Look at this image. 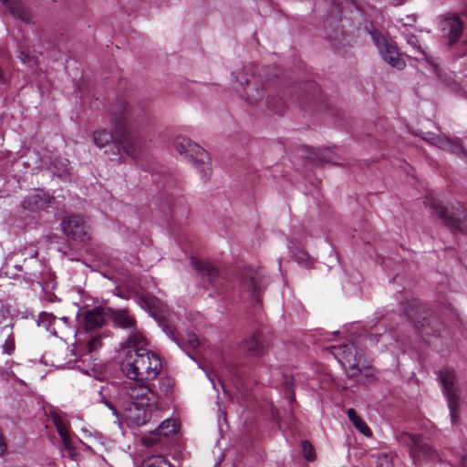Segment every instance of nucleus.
I'll list each match as a JSON object with an SVG mask.
<instances>
[{"mask_svg": "<svg viewBox=\"0 0 467 467\" xmlns=\"http://www.w3.org/2000/svg\"><path fill=\"white\" fill-rule=\"evenodd\" d=\"M123 412L127 421L133 426L144 425L158 407L159 394L151 384H132L127 389Z\"/></svg>", "mask_w": 467, "mask_h": 467, "instance_id": "1", "label": "nucleus"}, {"mask_svg": "<svg viewBox=\"0 0 467 467\" xmlns=\"http://www.w3.org/2000/svg\"><path fill=\"white\" fill-rule=\"evenodd\" d=\"M123 373L135 381L152 380L161 374L162 363L160 357L147 348L128 350L122 360Z\"/></svg>", "mask_w": 467, "mask_h": 467, "instance_id": "2", "label": "nucleus"}, {"mask_svg": "<svg viewBox=\"0 0 467 467\" xmlns=\"http://www.w3.org/2000/svg\"><path fill=\"white\" fill-rule=\"evenodd\" d=\"M234 81L233 86L244 101L256 105L265 99V85L254 73L253 66L244 67L233 72Z\"/></svg>", "mask_w": 467, "mask_h": 467, "instance_id": "3", "label": "nucleus"}, {"mask_svg": "<svg viewBox=\"0 0 467 467\" xmlns=\"http://www.w3.org/2000/svg\"><path fill=\"white\" fill-rule=\"evenodd\" d=\"M404 312L412 321L415 328L427 336H438L442 329L441 319L417 299L412 298L404 304Z\"/></svg>", "mask_w": 467, "mask_h": 467, "instance_id": "4", "label": "nucleus"}, {"mask_svg": "<svg viewBox=\"0 0 467 467\" xmlns=\"http://www.w3.org/2000/svg\"><path fill=\"white\" fill-rule=\"evenodd\" d=\"M338 350H342L340 361L350 378H355L361 384H369L374 380V368L353 345H346Z\"/></svg>", "mask_w": 467, "mask_h": 467, "instance_id": "5", "label": "nucleus"}, {"mask_svg": "<svg viewBox=\"0 0 467 467\" xmlns=\"http://www.w3.org/2000/svg\"><path fill=\"white\" fill-rule=\"evenodd\" d=\"M398 441L407 448L410 458L416 464L438 458L436 449L421 434L402 431L398 435Z\"/></svg>", "mask_w": 467, "mask_h": 467, "instance_id": "6", "label": "nucleus"}, {"mask_svg": "<svg viewBox=\"0 0 467 467\" xmlns=\"http://www.w3.org/2000/svg\"><path fill=\"white\" fill-rule=\"evenodd\" d=\"M174 148L180 155L198 166L202 179L207 178L211 171V163L209 155L204 149L182 136L176 138Z\"/></svg>", "mask_w": 467, "mask_h": 467, "instance_id": "7", "label": "nucleus"}, {"mask_svg": "<svg viewBox=\"0 0 467 467\" xmlns=\"http://www.w3.org/2000/svg\"><path fill=\"white\" fill-rule=\"evenodd\" d=\"M370 36L379 55L385 62L397 69H403L405 67V61L400 57L395 46L388 42L387 39L378 32H370Z\"/></svg>", "mask_w": 467, "mask_h": 467, "instance_id": "8", "label": "nucleus"}, {"mask_svg": "<svg viewBox=\"0 0 467 467\" xmlns=\"http://www.w3.org/2000/svg\"><path fill=\"white\" fill-rule=\"evenodd\" d=\"M240 287L248 292H261L270 283L268 275L260 268L244 269L238 277Z\"/></svg>", "mask_w": 467, "mask_h": 467, "instance_id": "9", "label": "nucleus"}, {"mask_svg": "<svg viewBox=\"0 0 467 467\" xmlns=\"http://www.w3.org/2000/svg\"><path fill=\"white\" fill-rule=\"evenodd\" d=\"M431 206L446 224L455 229H462L464 221L467 219V212L461 204L452 207L453 212L451 213H449L448 209L440 203L433 202Z\"/></svg>", "mask_w": 467, "mask_h": 467, "instance_id": "10", "label": "nucleus"}, {"mask_svg": "<svg viewBox=\"0 0 467 467\" xmlns=\"http://www.w3.org/2000/svg\"><path fill=\"white\" fill-rule=\"evenodd\" d=\"M438 377L440 379V382L443 386V389L447 395L448 401H449V407L451 410V415L452 420L455 418L454 410H455V404H456V376L455 372L451 368H444L441 369L438 373Z\"/></svg>", "mask_w": 467, "mask_h": 467, "instance_id": "11", "label": "nucleus"}, {"mask_svg": "<svg viewBox=\"0 0 467 467\" xmlns=\"http://www.w3.org/2000/svg\"><path fill=\"white\" fill-rule=\"evenodd\" d=\"M64 234L74 240L85 241L88 237L85 220L79 216H67L62 221Z\"/></svg>", "mask_w": 467, "mask_h": 467, "instance_id": "12", "label": "nucleus"}, {"mask_svg": "<svg viewBox=\"0 0 467 467\" xmlns=\"http://www.w3.org/2000/svg\"><path fill=\"white\" fill-rule=\"evenodd\" d=\"M267 344L264 336L259 331H254L248 337L243 339L239 344V349L249 356L260 357L265 355Z\"/></svg>", "mask_w": 467, "mask_h": 467, "instance_id": "13", "label": "nucleus"}, {"mask_svg": "<svg viewBox=\"0 0 467 467\" xmlns=\"http://www.w3.org/2000/svg\"><path fill=\"white\" fill-rule=\"evenodd\" d=\"M463 24L456 16L442 18L440 22V30L442 37L446 38L450 45L457 42L462 33Z\"/></svg>", "mask_w": 467, "mask_h": 467, "instance_id": "14", "label": "nucleus"}, {"mask_svg": "<svg viewBox=\"0 0 467 467\" xmlns=\"http://www.w3.org/2000/svg\"><path fill=\"white\" fill-rule=\"evenodd\" d=\"M121 132L120 125L116 126L115 133L117 136H120V138L118 139V141L123 152L130 159H137L142 152L144 141L139 137L121 136Z\"/></svg>", "mask_w": 467, "mask_h": 467, "instance_id": "15", "label": "nucleus"}, {"mask_svg": "<svg viewBox=\"0 0 467 467\" xmlns=\"http://www.w3.org/2000/svg\"><path fill=\"white\" fill-rule=\"evenodd\" d=\"M138 302L154 318H161L166 313L165 305L153 294H138Z\"/></svg>", "mask_w": 467, "mask_h": 467, "instance_id": "16", "label": "nucleus"}, {"mask_svg": "<svg viewBox=\"0 0 467 467\" xmlns=\"http://www.w3.org/2000/svg\"><path fill=\"white\" fill-rule=\"evenodd\" d=\"M106 312L101 306L84 312V328L87 332H92L106 325Z\"/></svg>", "mask_w": 467, "mask_h": 467, "instance_id": "17", "label": "nucleus"}, {"mask_svg": "<svg viewBox=\"0 0 467 467\" xmlns=\"http://www.w3.org/2000/svg\"><path fill=\"white\" fill-rule=\"evenodd\" d=\"M47 202H49L48 195L42 191H34L24 199L22 206L26 210L35 211Z\"/></svg>", "mask_w": 467, "mask_h": 467, "instance_id": "18", "label": "nucleus"}, {"mask_svg": "<svg viewBox=\"0 0 467 467\" xmlns=\"http://www.w3.org/2000/svg\"><path fill=\"white\" fill-rule=\"evenodd\" d=\"M428 140L431 144L455 154H460L463 151L462 146L458 141H452L446 137L431 136Z\"/></svg>", "mask_w": 467, "mask_h": 467, "instance_id": "19", "label": "nucleus"}, {"mask_svg": "<svg viewBox=\"0 0 467 467\" xmlns=\"http://www.w3.org/2000/svg\"><path fill=\"white\" fill-rule=\"evenodd\" d=\"M404 37L408 46L410 47V57L415 58L416 60H425L427 59V54L424 49L421 47L419 39L417 36L410 34H404Z\"/></svg>", "mask_w": 467, "mask_h": 467, "instance_id": "20", "label": "nucleus"}, {"mask_svg": "<svg viewBox=\"0 0 467 467\" xmlns=\"http://www.w3.org/2000/svg\"><path fill=\"white\" fill-rule=\"evenodd\" d=\"M11 13L24 21H27L30 18V14L25 5L17 0H0Z\"/></svg>", "mask_w": 467, "mask_h": 467, "instance_id": "21", "label": "nucleus"}, {"mask_svg": "<svg viewBox=\"0 0 467 467\" xmlns=\"http://www.w3.org/2000/svg\"><path fill=\"white\" fill-rule=\"evenodd\" d=\"M113 321L120 327L130 328L135 326V319L127 310H117L111 315Z\"/></svg>", "mask_w": 467, "mask_h": 467, "instance_id": "22", "label": "nucleus"}, {"mask_svg": "<svg viewBox=\"0 0 467 467\" xmlns=\"http://www.w3.org/2000/svg\"><path fill=\"white\" fill-rule=\"evenodd\" d=\"M348 417L353 425L364 435L371 436L372 432L365 421L357 414L356 410L352 408L347 411Z\"/></svg>", "mask_w": 467, "mask_h": 467, "instance_id": "23", "label": "nucleus"}, {"mask_svg": "<svg viewBox=\"0 0 467 467\" xmlns=\"http://www.w3.org/2000/svg\"><path fill=\"white\" fill-rule=\"evenodd\" d=\"M112 140V134L104 129L98 130L93 134V141L100 149L109 145Z\"/></svg>", "mask_w": 467, "mask_h": 467, "instance_id": "24", "label": "nucleus"}, {"mask_svg": "<svg viewBox=\"0 0 467 467\" xmlns=\"http://www.w3.org/2000/svg\"><path fill=\"white\" fill-rule=\"evenodd\" d=\"M179 425L174 420H166L162 421L156 429L155 432L161 436H169L177 432Z\"/></svg>", "mask_w": 467, "mask_h": 467, "instance_id": "25", "label": "nucleus"}, {"mask_svg": "<svg viewBox=\"0 0 467 467\" xmlns=\"http://www.w3.org/2000/svg\"><path fill=\"white\" fill-rule=\"evenodd\" d=\"M194 267L200 274L206 275L210 280L218 275V270L210 263L207 262H194Z\"/></svg>", "mask_w": 467, "mask_h": 467, "instance_id": "26", "label": "nucleus"}, {"mask_svg": "<svg viewBox=\"0 0 467 467\" xmlns=\"http://www.w3.org/2000/svg\"><path fill=\"white\" fill-rule=\"evenodd\" d=\"M145 342L146 339L143 337L141 334L134 333L129 337L127 340V345L129 350H136L138 348H146Z\"/></svg>", "mask_w": 467, "mask_h": 467, "instance_id": "27", "label": "nucleus"}, {"mask_svg": "<svg viewBox=\"0 0 467 467\" xmlns=\"http://www.w3.org/2000/svg\"><path fill=\"white\" fill-rule=\"evenodd\" d=\"M145 467H171V463L161 455H153L144 462Z\"/></svg>", "mask_w": 467, "mask_h": 467, "instance_id": "28", "label": "nucleus"}, {"mask_svg": "<svg viewBox=\"0 0 467 467\" xmlns=\"http://www.w3.org/2000/svg\"><path fill=\"white\" fill-rule=\"evenodd\" d=\"M102 346V337L100 335H95L90 337L85 346L86 352L92 353L98 350Z\"/></svg>", "mask_w": 467, "mask_h": 467, "instance_id": "29", "label": "nucleus"}, {"mask_svg": "<svg viewBox=\"0 0 467 467\" xmlns=\"http://www.w3.org/2000/svg\"><path fill=\"white\" fill-rule=\"evenodd\" d=\"M295 259L300 266L305 268H310L314 265L313 259L305 252L296 254Z\"/></svg>", "mask_w": 467, "mask_h": 467, "instance_id": "30", "label": "nucleus"}, {"mask_svg": "<svg viewBox=\"0 0 467 467\" xmlns=\"http://www.w3.org/2000/svg\"><path fill=\"white\" fill-rule=\"evenodd\" d=\"M53 422L57 428V431L60 436V438L69 435L67 427L64 423L63 420L58 415H54L52 417Z\"/></svg>", "mask_w": 467, "mask_h": 467, "instance_id": "31", "label": "nucleus"}, {"mask_svg": "<svg viewBox=\"0 0 467 467\" xmlns=\"http://www.w3.org/2000/svg\"><path fill=\"white\" fill-rule=\"evenodd\" d=\"M302 451L304 458L306 461H315L316 460V453L314 447L308 441H302Z\"/></svg>", "mask_w": 467, "mask_h": 467, "instance_id": "32", "label": "nucleus"}, {"mask_svg": "<svg viewBox=\"0 0 467 467\" xmlns=\"http://www.w3.org/2000/svg\"><path fill=\"white\" fill-rule=\"evenodd\" d=\"M182 340L189 349H196L200 345V341L193 332L188 331Z\"/></svg>", "mask_w": 467, "mask_h": 467, "instance_id": "33", "label": "nucleus"}, {"mask_svg": "<svg viewBox=\"0 0 467 467\" xmlns=\"http://www.w3.org/2000/svg\"><path fill=\"white\" fill-rule=\"evenodd\" d=\"M173 387V380L170 377H161L159 379V389L161 393H169Z\"/></svg>", "mask_w": 467, "mask_h": 467, "instance_id": "34", "label": "nucleus"}, {"mask_svg": "<svg viewBox=\"0 0 467 467\" xmlns=\"http://www.w3.org/2000/svg\"><path fill=\"white\" fill-rule=\"evenodd\" d=\"M63 450L67 452L68 457L73 458L75 455V449L71 443V438L69 435L61 438Z\"/></svg>", "mask_w": 467, "mask_h": 467, "instance_id": "35", "label": "nucleus"}, {"mask_svg": "<svg viewBox=\"0 0 467 467\" xmlns=\"http://www.w3.org/2000/svg\"><path fill=\"white\" fill-rule=\"evenodd\" d=\"M284 378H285L284 384H285V389H286V394L288 395V397L291 400V401H294L295 400V392H294V389L292 388L293 377H291V376H284Z\"/></svg>", "mask_w": 467, "mask_h": 467, "instance_id": "36", "label": "nucleus"}, {"mask_svg": "<svg viewBox=\"0 0 467 467\" xmlns=\"http://www.w3.org/2000/svg\"><path fill=\"white\" fill-rule=\"evenodd\" d=\"M3 350L4 353H6L7 355H11L15 350V339L10 334L3 345Z\"/></svg>", "mask_w": 467, "mask_h": 467, "instance_id": "37", "label": "nucleus"}, {"mask_svg": "<svg viewBox=\"0 0 467 467\" xmlns=\"http://www.w3.org/2000/svg\"><path fill=\"white\" fill-rule=\"evenodd\" d=\"M377 467H394L391 459L384 454L378 458Z\"/></svg>", "mask_w": 467, "mask_h": 467, "instance_id": "38", "label": "nucleus"}, {"mask_svg": "<svg viewBox=\"0 0 467 467\" xmlns=\"http://www.w3.org/2000/svg\"><path fill=\"white\" fill-rule=\"evenodd\" d=\"M56 288H57L56 282L54 280H52L51 278L45 285H42V289L47 290V291L54 290Z\"/></svg>", "mask_w": 467, "mask_h": 467, "instance_id": "39", "label": "nucleus"}, {"mask_svg": "<svg viewBox=\"0 0 467 467\" xmlns=\"http://www.w3.org/2000/svg\"><path fill=\"white\" fill-rule=\"evenodd\" d=\"M406 19L407 21L403 23L406 26H410L416 22V16L414 15L408 16Z\"/></svg>", "mask_w": 467, "mask_h": 467, "instance_id": "40", "label": "nucleus"}, {"mask_svg": "<svg viewBox=\"0 0 467 467\" xmlns=\"http://www.w3.org/2000/svg\"><path fill=\"white\" fill-rule=\"evenodd\" d=\"M461 465L462 467H467V454L462 456Z\"/></svg>", "mask_w": 467, "mask_h": 467, "instance_id": "41", "label": "nucleus"}, {"mask_svg": "<svg viewBox=\"0 0 467 467\" xmlns=\"http://www.w3.org/2000/svg\"><path fill=\"white\" fill-rule=\"evenodd\" d=\"M392 1V4L396 6L398 5H402L403 3H405L407 0H391Z\"/></svg>", "mask_w": 467, "mask_h": 467, "instance_id": "42", "label": "nucleus"}, {"mask_svg": "<svg viewBox=\"0 0 467 467\" xmlns=\"http://www.w3.org/2000/svg\"><path fill=\"white\" fill-rule=\"evenodd\" d=\"M109 409L112 410L113 411V414L116 415L118 417V414H117V410L112 406V405H109Z\"/></svg>", "mask_w": 467, "mask_h": 467, "instance_id": "43", "label": "nucleus"}, {"mask_svg": "<svg viewBox=\"0 0 467 467\" xmlns=\"http://www.w3.org/2000/svg\"><path fill=\"white\" fill-rule=\"evenodd\" d=\"M278 269H279L281 275H284V273H283V270H282V265H281V260L278 261Z\"/></svg>", "mask_w": 467, "mask_h": 467, "instance_id": "44", "label": "nucleus"}, {"mask_svg": "<svg viewBox=\"0 0 467 467\" xmlns=\"http://www.w3.org/2000/svg\"><path fill=\"white\" fill-rule=\"evenodd\" d=\"M3 330H4V331H5L6 333L11 332V328H10V327H4V329H3Z\"/></svg>", "mask_w": 467, "mask_h": 467, "instance_id": "45", "label": "nucleus"}, {"mask_svg": "<svg viewBox=\"0 0 467 467\" xmlns=\"http://www.w3.org/2000/svg\"><path fill=\"white\" fill-rule=\"evenodd\" d=\"M114 155H115V157H111V159H112V160H118V159H119V158H118V154H114Z\"/></svg>", "mask_w": 467, "mask_h": 467, "instance_id": "46", "label": "nucleus"}, {"mask_svg": "<svg viewBox=\"0 0 467 467\" xmlns=\"http://www.w3.org/2000/svg\"><path fill=\"white\" fill-rule=\"evenodd\" d=\"M37 253L35 251L33 254H32V256L35 257L36 256Z\"/></svg>", "mask_w": 467, "mask_h": 467, "instance_id": "47", "label": "nucleus"}]
</instances>
